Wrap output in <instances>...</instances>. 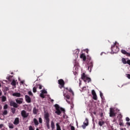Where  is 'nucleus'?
<instances>
[{
  "mask_svg": "<svg viewBox=\"0 0 130 130\" xmlns=\"http://www.w3.org/2000/svg\"><path fill=\"white\" fill-rule=\"evenodd\" d=\"M16 102L11 101L10 102V106H13L14 108H18L19 106L18 104H22L23 103V99L22 98H18L16 100Z\"/></svg>",
  "mask_w": 130,
  "mask_h": 130,
  "instance_id": "obj_1",
  "label": "nucleus"
},
{
  "mask_svg": "<svg viewBox=\"0 0 130 130\" xmlns=\"http://www.w3.org/2000/svg\"><path fill=\"white\" fill-rule=\"evenodd\" d=\"M44 117L45 118L47 129H49L50 128V126L49 125V121H50V119H49V113H45L44 115Z\"/></svg>",
  "mask_w": 130,
  "mask_h": 130,
  "instance_id": "obj_2",
  "label": "nucleus"
},
{
  "mask_svg": "<svg viewBox=\"0 0 130 130\" xmlns=\"http://www.w3.org/2000/svg\"><path fill=\"white\" fill-rule=\"evenodd\" d=\"M54 107L55 108V109H56V111L55 112V113L57 115H60V114H61V111H62L64 113L66 111L64 109L62 108H60L58 104H55L54 105Z\"/></svg>",
  "mask_w": 130,
  "mask_h": 130,
  "instance_id": "obj_3",
  "label": "nucleus"
},
{
  "mask_svg": "<svg viewBox=\"0 0 130 130\" xmlns=\"http://www.w3.org/2000/svg\"><path fill=\"white\" fill-rule=\"evenodd\" d=\"M111 50L113 53H117L119 51V48L116 46V42H115L111 47Z\"/></svg>",
  "mask_w": 130,
  "mask_h": 130,
  "instance_id": "obj_4",
  "label": "nucleus"
},
{
  "mask_svg": "<svg viewBox=\"0 0 130 130\" xmlns=\"http://www.w3.org/2000/svg\"><path fill=\"white\" fill-rule=\"evenodd\" d=\"M81 79L82 80H83L84 82H87V83H90L91 82V78L87 77L86 75V74L83 73L81 76Z\"/></svg>",
  "mask_w": 130,
  "mask_h": 130,
  "instance_id": "obj_5",
  "label": "nucleus"
},
{
  "mask_svg": "<svg viewBox=\"0 0 130 130\" xmlns=\"http://www.w3.org/2000/svg\"><path fill=\"white\" fill-rule=\"evenodd\" d=\"M63 96L64 97V99L66 100L67 102H68L69 104H71V102L69 101L70 100V98H71L70 95H69L68 93H64V92H63Z\"/></svg>",
  "mask_w": 130,
  "mask_h": 130,
  "instance_id": "obj_6",
  "label": "nucleus"
},
{
  "mask_svg": "<svg viewBox=\"0 0 130 130\" xmlns=\"http://www.w3.org/2000/svg\"><path fill=\"white\" fill-rule=\"evenodd\" d=\"M58 82L59 85V87L61 89V88H63L64 87V81H63L62 79H59L58 80Z\"/></svg>",
  "mask_w": 130,
  "mask_h": 130,
  "instance_id": "obj_7",
  "label": "nucleus"
},
{
  "mask_svg": "<svg viewBox=\"0 0 130 130\" xmlns=\"http://www.w3.org/2000/svg\"><path fill=\"white\" fill-rule=\"evenodd\" d=\"M89 125V120L88 118H85L84 122H83V125H82V127L84 129L86 128V126H88Z\"/></svg>",
  "mask_w": 130,
  "mask_h": 130,
  "instance_id": "obj_8",
  "label": "nucleus"
},
{
  "mask_svg": "<svg viewBox=\"0 0 130 130\" xmlns=\"http://www.w3.org/2000/svg\"><path fill=\"white\" fill-rule=\"evenodd\" d=\"M110 117H113L114 116H115L116 115V113L114 112V109H112V108H110Z\"/></svg>",
  "mask_w": 130,
  "mask_h": 130,
  "instance_id": "obj_9",
  "label": "nucleus"
},
{
  "mask_svg": "<svg viewBox=\"0 0 130 130\" xmlns=\"http://www.w3.org/2000/svg\"><path fill=\"white\" fill-rule=\"evenodd\" d=\"M21 116L22 117H24V118H26V117H28L29 116V114L27 113L26 111L25 110H22L21 111Z\"/></svg>",
  "mask_w": 130,
  "mask_h": 130,
  "instance_id": "obj_10",
  "label": "nucleus"
},
{
  "mask_svg": "<svg viewBox=\"0 0 130 130\" xmlns=\"http://www.w3.org/2000/svg\"><path fill=\"white\" fill-rule=\"evenodd\" d=\"M87 63L88 66V71H90V72H91V71H92V68H93V62H87Z\"/></svg>",
  "mask_w": 130,
  "mask_h": 130,
  "instance_id": "obj_11",
  "label": "nucleus"
},
{
  "mask_svg": "<svg viewBox=\"0 0 130 130\" xmlns=\"http://www.w3.org/2000/svg\"><path fill=\"white\" fill-rule=\"evenodd\" d=\"M25 97V101L27 102V103H31V98H30V96H29L27 95H26Z\"/></svg>",
  "mask_w": 130,
  "mask_h": 130,
  "instance_id": "obj_12",
  "label": "nucleus"
},
{
  "mask_svg": "<svg viewBox=\"0 0 130 130\" xmlns=\"http://www.w3.org/2000/svg\"><path fill=\"white\" fill-rule=\"evenodd\" d=\"M13 123L14 124H15V125H18V124L20 123V120H19V118H16L14 120Z\"/></svg>",
  "mask_w": 130,
  "mask_h": 130,
  "instance_id": "obj_13",
  "label": "nucleus"
},
{
  "mask_svg": "<svg viewBox=\"0 0 130 130\" xmlns=\"http://www.w3.org/2000/svg\"><path fill=\"white\" fill-rule=\"evenodd\" d=\"M80 58H82L83 61H86L87 58L86 57V55L84 53H82L80 55Z\"/></svg>",
  "mask_w": 130,
  "mask_h": 130,
  "instance_id": "obj_14",
  "label": "nucleus"
},
{
  "mask_svg": "<svg viewBox=\"0 0 130 130\" xmlns=\"http://www.w3.org/2000/svg\"><path fill=\"white\" fill-rule=\"evenodd\" d=\"M65 90H67V91H68V92H70V93H71V94H72L73 96H74L75 95V93H74V91H73V90L72 89V88H66Z\"/></svg>",
  "mask_w": 130,
  "mask_h": 130,
  "instance_id": "obj_15",
  "label": "nucleus"
},
{
  "mask_svg": "<svg viewBox=\"0 0 130 130\" xmlns=\"http://www.w3.org/2000/svg\"><path fill=\"white\" fill-rule=\"evenodd\" d=\"M12 96H14L15 97H21V93L19 92H15L12 94Z\"/></svg>",
  "mask_w": 130,
  "mask_h": 130,
  "instance_id": "obj_16",
  "label": "nucleus"
},
{
  "mask_svg": "<svg viewBox=\"0 0 130 130\" xmlns=\"http://www.w3.org/2000/svg\"><path fill=\"white\" fill-rule=\"evenodd\" d=\"M51 127L52 130L55 128V125L54 124V122L53 121H51Z\"/></svg>",
  "mask_w": 130,
  "mask_h": 130,
  "instance_id": "obj_17",
  "label": "nucleus"
},
{
  "mask_svg": "<svg viewBox=\"0 0 130 130\" xmlns=\"http://www.w3.org/2000/svg\"><path fill=\"white\" fill-rule=\"evenodd\" d=\"M104 123H105V122L102 120L99 121V125H100V126H102L104 125Z\"/></svg>",
  "mask_w": 130,
  "mask_h": 130,
  "instance_id": "obj_18",
  "label": "nucleus"
},
{
  "mask_svg": "<svg viewBox=\"0 0 130 130\" xmlns=\"http://www.w3.org/2000/svg\"><path fill=\"white\" fill-rule=\"evenodd\" d=\"M8 126L10 129H13L15 127V126H14V124L13 123H9Z\"/></svg>",
  "mask_w": 130,
  "mask_h": 130,
  "instance_id": "obj_19",
  "label": "nucleus"
},
{
  "mask_svg": "<svg viewBox=\"0 0 130 130\" xmlns=\"http://www.w3.org/2000/svg\"><path fill=\"white\" fill-rule=\"evenodd\" d=\"M1 99L2 102H6V101H7V97L5 95H3L1 97Z\"/></svg>",
  "mask_w": 130,
  "mask_h": 130,
  "instance_id": "obj_20",
  "label": "nucleus"
},
{
  "mask_svg": "<svg viewBox=\"0 0 130 130\" xmlns=\"http://www.w3.org/2000/svg\"><path fill=\"white\" fill-rule=\"evenodd\" d=\"M34 114H37L38 113V109H36V107H34L33 109Z\"/></svg>",
  "mask_w": 130,
  "mask_h": 130,
  "instance_id": "obj_21",
  "label": "nucleus"
},
{
  "mask_svg": "<svg viewBox=\"0 0 130 130\" xmlns=\"http://www.w3.org/2000/svg\"><path fill=\"white\" fill-rule=\"evenodd\" d=\"M8 110H4L3 111V113H2V115H3V116H5V115H8Z\"/></svg>",
  "mask_w": 130,
  "mask_h": 130,
  "instance_id": "obj_22",
  "label": "nucleus"
},
{
  "mask_svg": "<svg viewBox=\"0 0 130 130\" xmlns=\"http://www.w3.org/2000/svg\"><path fill=\"white\" fill-rule=\"evenodd\" d=\"M119 125H120V126H123L124 125V124H123L122 119H119Z\"/></svg>",
  "mask_w": 130,
  "mask_h": 130,
  "instance_id": "obj_23",
  "label": "nucleus"
},
{
  "mask_svg": "<svg viewBox=\"0 0 130 130\" xmlns=\"http://www.w3.org/2000/svg\"><path fill=\"white\" fill-rule=\"evenodd\" d=\"M34 122L35 125H38V124H39V123L38 122V120L36 118L34 119Z\"/></svg>",
  "mask_w": 130,
  "mask_h": 130,
  "instance_id": "obj_24",
  "label": "nucleus"
},
{
  "mask_svg": "<svg viewBox=\"0 0 130 130\" xmlns=\"http://www.w3.org/2000/svg\"><path fill=\"white\" fill-rule=\"evenodd\" d=\"M56 130H61V128H60V126L59 125V123H57L56 124Z\"/></svg>",
  "mask_w": 130,
  "mask_h": 130,
  "instance_id": "obj_25",
  "label": "nucleus"
},
{
  "mask_svg": "<svg viewBox=\"0 0 130 130\" xmlns=\"http://www.w3.org/2000/svg\"><path fill=\"white\" fill-rule=\"evenodd\" d=\"M11 112L13 113V114H15V113H16V109L15 108V107L11 108Z\"/></svg>",
  "mask_w": 130,
  "mask_h": 130,
  "instance_id": "obj_26",
  "label": "nucleus"
},
{
  "mask_svg": "<svg viewBox=\"0 0 130 130\" xmlns=\"http://www.w3.org/2000/svg\"><path fill=\"white\" fill-rule=\"evenodd\" d=\"M121 52H122V53H123V54H126V55L127 56V53H128L127 52H126V51L123 49H122L121 50Z\"/></svg>",
  "mask_w": 130,
  "mask_h": 130,
  "instance_id": "obj_27",
  "label": "nucleus"
},
{
  "mask_svg": "<svg viewBox=\"0 0 130 130\" xmlns=\"http://www.w3.org/2000/svg\"><path fill=\"white\" fill-rule=\"evenodd\" d=\"M32 91L34 92V93H36V92H37V86H36L33 87Z\"/></svg>",
  "mask_w": 130,
  "mask_h": 130,
  "instance_id": "obj_28",
  "label": "nucleus"
},
{
  "mask_svg": "<svg viewBox=\"0 0 130 130\" xmlns=\"http://www.w3.org/2000/svg\"><path fill=\"white\" fill-rule=\"evenodd\" d=\"M122 62H123V63L124 64H126V60L125 59V58H122L121 59Z\"/></svg>",
  "mask_w": 130,
  "mask_h": 130,
  "instance_id": "obj_29",
  "label": "nucleus"
},
{
  "mask_svg": "<svg viewBox=\"0 0 130 130\" xmlns=\"http://www.w3.org/2000/svg\"><path fill=\"white\" fill-rule=\"evenodd\" d=\"M86 59H87L86 60L87 62H90V61H92L91 60V57L90 56H87Z\"/></svg>",
  "mask_w": 130,
  "mask_h": 130,
  "instance_id": "obj_30",
  "label": "nucleus"
},
{
  "mask_svg": "<svg viewBox=\"0 0 130 130\" xmlns=\"http://www.w3.org/2000/svg\"><path fill=\"white\" fill-rule=\"evenodd\" d=\"M37 88L39 87V89L40 90H41V89H42V85H40V84H37L36 85Z\"/></svg>",
  "mask_w": 130,
  "mask_h": 130,
  "instance_id": "obj_31",
  "label": "nucleus"
},
{
  "mask_svg": "<svg viewBox=\"0 0 130 130\" xmlns=\"http://www.w3.org/2000/svg\"><path fill=\"white\" fill-rule=\"evenodd\" d=\"M9 107V106H8L7 104H5L4 107H3V109H4V110H6V109H8V108Z\"/></svg>",
  "mask_w": 130,
  "mask_h": 130,
  "instance_id": "obj_32",
  "label": "nucleus"
},
{
  "mask_svg": "<svg viewBox=\"0 0 130 130\" xmlns=\"http://www.w3.org/2000/svg\"><path fill=\"white\" fill-rule=\"evenodd\" d=\"M12 86H16V81L15 80H13L12 82H11Z\"/></svg>",
  "mask_w": 130,
  "mask_h": 130,
  "instance_id": "obj_33",
  "label": "nucleus"
},
{
  "mask_svg": "<svg viewBox=\"0 0 130 130\" xmlns=\"http://www.w3.org/2000/svg\"><path fill=\"white\" fill-rule=\"evenodd\" d=\"M41 92L42 94H47V91H46L45 89L42 90Z\"/></svg>",
  "mask_w": 130,
  "mask_h": 130,
  "instance_id": "obj_34",
  "label": "nucleus"
},
{
  "mask_svg": "<svg viewBox=\"0 0 130 130\" xmlns=\"http://www.w3.org/2000/svg\"><path fill=\"white\" fill-rule=\"evenodd\" d=\"M28 130H35V128L32 125H30L28 127Z\"/></svg>",
  "mask_w": 130,
  "mask_h": 130,
  "instance_id": "obj_35",
  "label": "nucleus"
},
{
  "mask_svg": "<svg viewBox=\"0 0 130 130\" xmlns=\"http://www.w3.org/2000/svg\"><path fill=\"white\" fill-rule=\"evenodd\" d=\"M92 96L94 100H97V94H93Z\"/></svg>",
  "mask_w": 130,
  "mask_h": 130,
  "instance_id": "obj_36",
  "label": "nucleus"
},
{
  "mask_svg": "<svg viewBox=\"0 0 130 130\" xmlns=\"http://www.w3.org/2000/svg\"><path fill=\"white\" fill-rule=\"evenodd\" d=\"M118 118H119V119H122V115H121V114H119L118 116H117Z\"/></svg>",
  "mask_w": 130,
  "mask_h": 130,
  "instance_id": "obj_37",
  "label": "nucleus"
},
{
  "mask_svg": "<svg viewBox=\"0 0 130 130\" xmlns=\"http://www.w3.org/2000/svg\"><path fill=\"white\" fill-rule=\"evenodd\" d=\"M40 97H41V98H45V96H44V94L41 93L40 95Z\"/></svg>",
  "mask_w": 130,
  "mask_h": 130,
  "instance_id": "obj_38",
  "label": "nucleus"
},
{
  "mask_svg": "<svg viewBox=\"0 0 130 130\" xmlns=\"http://www.w3.org/2000/svg\"><path fill=\"white\" fill-rule=\"evenodd\" d=\"M39 122L40 123H42V118L41 117L39 118Z\"/></svg>",
  "mask_w": 130,
  "mask_h": 130,
  "instance_id": "obj_39",
  "label": "nucleus"
},
{
  "mask_svg": "<svg viewBox=\"0 0 130 130\" xmlns=\"http://www.w3.org/2000/svg\"><path fill=\"white\" fill-rule=\"evenodd\" d=\"M28 95H29V96H33V93H32V91H29L28 92Z\"/></svg>",
  "mask_w": 130,
  "mask_h": 130,
  "instance_id": "obj_40",
  "label": "nucleus"
},
{
  "mask_svg": "<svg viewBox=\"0 0 130 130\" xmlns=\"http://www.w3.org/2000/svg\"><path fill=\"white\" fill-rule=\"evenodd\" d=\"M91 94H92V95H95V94H96V92H95V90H92L91 91Z\"/></svg>",
  "mask_w": 130,
  "mask_h": 130,
  "instance_id": "obj_41",
  "label": "nucleus"
},
{
  "mask_svg": "<svg viewBox=\"0 0 130 130\" xmlns=\"http://www.w3.org/2000/svg\"><path fill=\"white\" fill-rule=\"evenodd\" d=\"M126 63H127V64H129V66H130V60H127L126 61Z\"/></svg>",
  "mask_w": 130,
  "mask_h": 130,
  "instance_id": "obj_42",
  "label": "nucleus"
},
{
  "mask_svg": "<svg viewBox=\"0 0 130 130\" xmlns=\"http://www.w3.org/2000/svg\"><path fill=\"white\" fill-rule=\"evenodd\" d=\"M71 130H75V127L74 126H71Z\"/></svg>",
  "mask_w": 130,
  "mask_h": 130,
  "instance_id": "obj_43",
  "label": "nucleus"
},
{
  "mask_svg": "<svg viewBox=\"0 0 130 130\" xmlns=\"http://www.w3.org/2000/svg\"><path fill=\"white\" fill-rule=\"evenodd\" d=\"M130 119L128 117H126V121H129Z\"/></svg>",
  "mask_w": 130,
  "mask_h": 130,
  "instance_id": "obj_44",
  "label": "nucleus"
},
{
  "mask_svg": "<svg viewBox=\"0 0 130 130\" xmlns=\"http://www.w3.org/2000/svg\"><path fill=\"white\" fill-rule=\"evenodd\" d=\"M100 96H101V98H102V96H103V93H102V92L101 91H100Z\"/></svg>",
  "mask_w": 130,
  "mask_h": 130,
  "instance_id": "obj_45",
  "label": "nucleus"
},
{
  "mask_svg": "<svg viewBox=\"0 0 130 130\" xmlns=\"http://www.w3.org/2000/svg\"><path fill=\"white\" fill-rule=\"evenodd\" d=\"M85 52H86V53H88L89 50L88 49H86L85 50Z\"/></svg>",
  "mask_w": 130,
  "mask_h": 130,
  "instance_id": "obj_46",
  "label": "nucleus"
},
{
  "mask_svg": "<svg viewBox=\"0 0 130 130\" xmlns=\"http://www.w3.org/2000/svg\"><path fill=\"white\" fill-rule=\"evenodd\" d=\"M4 126V124H0V128H2Z\"/></svg>",
  "mask_w": 130,
  "mask_h": 130,
  "instance_id": "obj_47",
  "label": "nucleus"
},
{
  "mask_svg": "<svg viewBox=\"0 0 130 130\" xmlns=\"http://www.w3.org/2000/svg\"><path fill=\"white\" fill-rule=\"evenodd\" d=\"M20 83L22 84V85H23L24 83H25V81H24V80L21 81L20 82Z\"/></svg>",
  "mask_w": 130,
  "mask_h": 130,
  "instance_id": "obj_48",
  "label": "nucleus"
},
{
  "mask_svg": "<svg viewBox=\"0 0 130 130\" xmlns=\"http://www.w3.org/2000/svg\"><path fill=\"white\" fill-rule=\"evenodd\" d=\"M127 78L130 79V74H127Z\"/></svg>",
  "mask_w": 130,
  "mask_h": 130,
  "instance_id": "obj_49",
  "label": "nucleus"
},
{
  "mask_svg": "<svg viewBox=\"0 0 130 130\" xmlns=\"http://www.w3.org/2000/svg\"><path fill=\"white\" fill-rule=\"evenodd\" d=\"M3 95V92L2 91H0V96H2Z\"/></svg>",
  "mask_w": 130,
  "mask_h": 130,
  "instance_id": "obj_50",
  "label": "nucleus"
},
{
  "mask_svg": "<svg viewBox=\"0 0 130 130\" xmlns=\"http://www.w3.org/2000/svg\"><path fill=\"white\" fill-rule=\"evenodd\" d=\"M2 108H3V107L1 105H0V109H2Z\"/></svg>",
  "mask_w": 130,
  "mask_h": 130,
  "instance_id": "obj_51",
  "label": "nucleus"
},
{
  "mask_svg": "<svg viewBox=\"0 0 130 130\" xmlns=\"http://www.w3.org/2000/svg\"><path fill=\"white\" fill-rule=\"evenodd\" d=\"M54 101L53 100H51V102H53Z\"/></svg>",
  "mask_w": 130,
  "mask_h": 130,
  "instance_id": "obj_52",
  "label": "nucleus"
},
{
  "mask_svg": "<svg viewBox=\"0 0 130 130\" xmlns=\"http://www.w3.org/2000/svg\"><path fill=\"white\" fill-rule=\"evenodd\" d=\"M113 121L115 122V121H116V120L115 119H114Z\"/></svg>",
  "mask_w": 130,
  "mask_h": 130,
  "instance_id": "obj_53",
  "label": "nucleus"
},
{
  "mask_svg": "<svg viewBox=\"0 0 130 130\" xmlns=\"http://www.w3.org/2000/svg\"><path fill=\"white\" fill-rule=\"evenodd\" d=\"M11 77V76L10 77H8V80H10V77Z\"/></svg>",
  "mask_w": 130,
  "mask_h": 130,
  "instance_id": "obj_54",
  "label": "nucleus"
},
{
  "mask_svg": "<svg viewBox=\"0 0 130 130\" xmlns=\"http://www.w3.org/2000/svg\"><path fill=\"white\" fill-rule=\"evenodd\" d=\"M1 87H2V84L1 83H0V88H1Z\"/></svg>",
  "mask_w": 130,
  "mask_h": 130,
  "instance_id": "obj_55",
  "label": "nucleus"
},
{
  "mask_svg": "<svg viewBox=\"0 0 130 130\" xmlns=\"http://www.w3.org/2000/svg\"><path fill=\"white\" fill-rule=\"evenodd\" d=\"M36 130H39L38 128H37Z\"/></svg>",
  "mask_w": 130,
  "mask_h": 130,
  "instance_id": "obj_56",
  "label": "nucleus"
},
{
  "mask_svg": "<svg viewBox=\"0 0 130 130\" xmlns=\"http://www.w3.org/2000/svg\"><path fill=\"white\" fill-rule=\"evenodd\" d=\"M73 106H74V105H73V106H71V107H73Z\"/></svg>",
  "mask_w": 130,
  "mask_h": 130,
  "instance_id": "obj_57",
  "label": "nucleus"
},
{
  "mask_svg": "<svg viewBox=\"0 0 130 130\" xmlns=\"http://www.w3.org/2000/svg\"><path fill=\"white\" fill-rule=\"evenodd\" d=\"M94 114H96V113L94 112Z\"/></svg>",
  "mask_w": 130,
  "mask_h": 130,
  "instance_id": "obj_58",
  "label": "nucleus"
},
{
  "mask_svg": "<svg viewBox=\"0 0 130 130\" xmlns=\"http://www.w3.org/2000/svg\"><path fill=\"white\" fill-rule=\"evenodd\" d=\"M63 130H66V129H64V128H63Z\"/></svg>",
  "mask_w": 130,
  "mask_h": 130,
  "instance_id": "obj_59",
  "label": "nucleus"
}]
</instances>
